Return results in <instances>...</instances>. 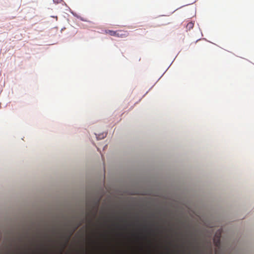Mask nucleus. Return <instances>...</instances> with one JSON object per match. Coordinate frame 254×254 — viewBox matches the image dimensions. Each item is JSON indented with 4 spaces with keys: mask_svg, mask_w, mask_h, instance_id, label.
I'll use <instances>...</instances> for the list:
<instances>
[{
    "mask_svg": "<svg viewBox=\"0 0 254 254\" xmlns=\"http://www.w3.org/2000/svg\"><path fill=\"white\" fill-rule=\"evenodd\" d=\"M193 26H194L193 23L191 22H189L187 24L186 27H187V29H188L189 30H190L191 29H192L193 27Z\"/></svg>",
    "mask_w": 254,
    "mask_h": 254,
    "instance_id": "4",
    "label": "nucleus"
},
{
    "mask_svg": "<svg viewBox=\"0 0 254 254\" xmlns=\"http://www.w3.org/2000/svg\"><path fill=\"white\" fill-rule=\"evenodd\" d=\"M80 225V224L78 225V226L75 228V229H74L72 232H71L70 233V234L69 236H68V237L66 239V243H65V244L64 245V248H64L65 247V246L66 244L68 242V241H69V239H70V237H71V235H72V233H73V232H74V231H75V230L76 229H77V228H78Z\"/></svg>",
    "mask_w": 254,
    "mask_h": 254,
    "instance_id": "2",
    "label": "nucleus"
},
{
    "mask_svg": "<svg viewBox=\"0 0 254 254\" xmlns=\"http://www.w3.org/2000/svg\"><path fill=\"white\" fill-rule=\"evenodd\" d=\"M214 242L215 246L218 247L220 244V236H219L217 239L215 238L214 239Z\"/></svg>",
    "mask_w": 254,
    "mask_h": 254,
    "instance_id": "3",
    "label": "nucleus"
},
{
    "mask_svg": "<svg viewBox=\"0 0 254 254\" xmlns=\"http://www.w3.org/2000/svg\"><path fill=\"white\" fill-rule=\"evenodd\" d=\"M105 33L106 34H108L111 36H115L119 38H125L127 37L128 35V33L127 31L124 30H117L113 31L108 30L105 31Z\"/></svg>",
    "mask_w": 254,
    "mask_h": 254,
    "instance_id": "1",
    "label": "nucleus"
},
{
    "mask_svg": "<svg viewBox=\"0 0 254 254\" xmlns=\"http://www.w3.org/2000/svg\"><path fill=\"white\" fill-rule=\"evenodd\" d=\"M89 222L91 223V220H89Z\"/></svg>",
    "mask_w": 254,
    "mask_h": 254,
    "instance_id": "7",
    "label": "nucleus"
},
{
    "mask_svg": "<svg viewBox=\"0 0 254 254\" xmlns=\"http://www.w3.org/2000/svg\"><path fill=\"white\" fill-rule=\"evenodd\" d=\"M102 135H103V136L102 137V138H104V134H103ZM100 138H101V137Z\"/></svg>",
    "mask_w": 254,
    "mask_h": 254,
    "instance_id": "6",
    "label": "nucleus"
},
{
    "mask_svg": "<svg viewBox=\"0 0 254 254\" xmlns=\"http://www.w3.org/2000/svg\"><path fill=\"white\" fill-rule=\"evenodd\" d=\"M58 2H60L61 1H62V0H56Z\"/></svg>",
    "mask_w": 254,
    "mask_h": 254,
    "instance_id": "5",
    "label": "nucleus"
}]
</instances>
